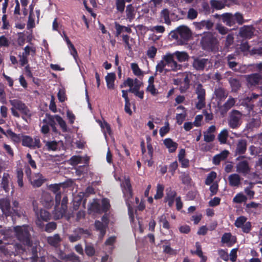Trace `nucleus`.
Returning a JSON list of instances; mask_svg holds the SVG:
<instances>
[{"instance_id": "obj_25", "label": "nucleus", "mask_w": 262, "mask_h": 262, "mask_svg": "<svg viewBox=\"0 0 262 262\" xmlns=\"http://www.w3.org/2000/svg\"><path fill=\"white\" fill-rule=\"evenodd\" d=\"M73 233H75L77 236H78L80 239H81L82 237L84 238H88L91 235V231L89 230L84 229L82 227H78L75 229L73 231Z\"/></svg>"}, {"instance_id": "obj_38", "label": "nucleus", "mask_w": 262, "mask_h": 262, "mask_svg": "<svg viewBox=\"0 0 262 262\" xmlns=\"http://www.w3.org/2000/svg\"><path fill=\"white\" fill-rule=\"evenodd\" d=\"M174 54L176 56L178 60L181 62L186 61L188 59V54L184 52L176 51L174 52Z\"/></svg>"}, {"instance_id": "obj_56", "label": "nucleus", "mask_w": 262, "mask_h": 262, "mask_svg": "<svg viewBox=\"0 0 262 262\" xmlns=\"http://www.w3.org/2000/svg\"><path fill=\"white\" fill-rule=\"evenodd\" d=\"M247 199V198L245 195L242 193H239L234 196L233 199V202L236 203H242L243 202H246Z\"/></svg>"}, {"instance_id": "obj_17", "label": "nucleus", "mask_w": 262, "mask_h": 262, "mask_svg": "<svg viewBox=\"0 0 262 262\" xmlns=\"http://www.w3.org/2000/svg\"><path fill=\"white\" fill-rule=\"evenodd\" d=\"M207 61V59L196 57L193 60L192 66L197 71H203Z\"/></svg>"}, {"instance_id": "obj_49", "label": "nucleus", "mask_w": 262, "mask_h": 262, "mask_svg": "<svg viewBox=\"0 0 262 262\" xmlns=\"http://www.w3.org/2000/svg\"><path fill=\"white\" fill-rule=\"evenodd\" d=\"M68 199L67 196H64L62 198L61 203V208H60V214L61 216L63 215V214L66 213L67 210L68 206Z\"/></svg>"}, {"instance_id": "obj_2", "label": "nucleus", "mask_w": 262, "mask_h": 262, "mask_svg": "<svg viewBox=\"0 0 262 262\" xmlns=\"http://www.w3.org/2000/svg\"><path fill=\"white\" fill-rule=\"evenodd\" d=\"M201 48L208 52H216L219 50V42L212 33L208 32L203 34L200 40Z\"/></svg>"}, {"instance_id": "obj_27", "label": "nucleus", "mask_w": 262, "mask_h": 262, "mask_svg": "<svg viewBox=\"0 0 262 262\" xmlns=\"http://www.w3.org/2000/svg\"><path fill=\"white\" fill-rule=\"evenodd\" d=\"M196 250L194 251H191V253L195 254L201 258L200 262H206L207 260V257L203 255V251L202 250V246L200 243L198 242L195 243Z\"/></svg>"}, {"instance_id": "obj_52", "label": "nucleus", "mask_w": 262, "mask_h": 262, "mask_svg": "<svg viewBox=\"0 0 262 262\" xmlns=\"http://www.w3.org/2000/svg\"><path fill=\"white\" fill-rule=\"evenodd\" d=\"M161 16L164 20L165 23L169 24L170 20L169 18V11L167 9H164L161 12Z\"/></svg>"}, {"instance_id": "obj_42", "label": "nucleus", "mask_w": 262, "mask_h": 262, "mask_svg": "<svg viewBox=\"0 0 262 262\" xmlns=\"http://www.w3.org/2000/svg\"><path fill=\"white\" fill-rule=\"evenodd\" d=\"M17 183L19 187L21 188L24 186L23 177L24 173L21 169H18L16 171Z\"/></svg>"}, {"instance_id": "obj_24", "label": "nucleus", "mask_w": 262, "mask_h": 262, "mask_svg": "<svg viewBox=\"0 0 262 262\" xmlns=\"http://www.w3.org/2000/svg\"><path fill=\"white\" fill-rule=\"evenodd\" d=\"M163 144L168 149L170 153L174 152L178 148V144L171 138H166L163 140Z\"/></svg>"}, {"instance_id": "obj_21", "label": "nucleus", "mask_w": 262, "mask_h": 262, "mask_svg": "<svg viewBox=\"0 0 262 262\" xmlns=\"http://www.w3.org/2000/svg\"><path fill=\"white\" fill-rule=\"evenodd\" d=\"M247 142L245 139L238 140L235 150L236 155H243L247 150Z\"/></svg>"}, {"instance_id": "obj_26", "label": "nucleus", "mask_w": 262, "mask_h": 262, "mask_svg": "<svg viewBox=\"0 0 262 262\" xmlns=\"http://www.w3.org/2000/svg\"><path fill=\"white\" fill-rule=\"evenodd\" d=\"M222 20L227 26L231 27L235 24V17L231 13H224L222 15Z\"/></svg>"}, {"instance_id": "obj_8", "label": "nucleus", "mask_w": 262, "mask_h": 262, "mask_svg": "<svg viewBox=\"0 0 262 262\" xmlns=\"http://www.w3.org/2000/svg\"><path fill=\"white\" fill-rule=\"evenodd\" d=\"M245 158V157L244 156H240L236 158V161H239L236 164V171L244 176H247L250 172L251 169L248 161L247 160H242Z\"/></svg>"}, {"instance_id": "obj_30", "label": "nucleus", "mask_w": 262, "mask_h": 262, "mask_svg": "<svg viewBox=\"0 0 262 262\" xmlns=\"http://www.w3.org/2000/svg\"><path fill=\"white\" fill-rule=\"evenodd\" d=\"M228 179L229 184L231 186H238L240 184L241 179L238 174L234 173L230 175Z\"/></svg>"}, {"instance_id": "obj_33", "label": "nucleus", "mask_w": 262, "mask_h": 262, "mask_svg": "<svg viewBox=\"0 0 262 262\" xmlns=\"http://www.w3.org/2000/svg\"><path fill=\"white\" fill-rule=\"evenodd\" d=\"M55 115H51L47 113L46 114V117L42 120L43 123L47 124L49 126H52L56 125L55 121H56V117Z\"/></svg>"}, {"instance_id": "obj_32", "label": "nucleus", "mask_w": 262, "mask_h": 262, "mask_svg": "<svg viewBox=\"0 0 262 262\" xmlns=\"http://www.w3.org/2000/svg\"><path fill=\"white\" fill-rule=\"evenodd\" d=\"M10 179V175L7 172H4L3 173L2 183L1 184V187L3 188L6 192H8L9 190V180Z\"/></svg>"}, {"instance_id": "obj_13", "label": "nucleus", "mask_w": 262, "mask_h": 262, "mask_svg": "<svg viewBox=\"0 0 262 262\" xmlns=\"http://www.w3.org/2000/svg\"><path fill=\"white\" fill-rule=\"evenodd\" d=\"M254 30L253 26L245 25L240 28L239 34L242 38L250 39L254 36Z\"/></svg>"}, {"instance_id": "obj_61", "label": "nucleus", "mask_w": 262, "mask_h": 262, "mask_svg": "<svg viewBox=\"0 0 262 262\" xmlns=\"http://www.w3.org/2000/svg\"><path fill=\"white\" fill-rule=\"evenodd\" d=\"M134 86V79L131 78H127L126 80H124V82L120 85V88H125L129 86V89L133 88Z\"/></svg>"}, {"instance_id": "obj_18", "label": "nucleus", "mask_w": 262, "mask_h": 262, "mask_svg": "<svg viewBox=\"0 0 262 262\" xmlns=\"http://www.w3.org/2000/svg\"><path fill=\"white\" fill-rule=\"evenodd\" d=\"M41 202L45 207L51 208L54 205L53 197L49 193H43L41 198Z\"/></svg>"}, {"instance_id": "obj_44", "label": "nucleus", "mask_w": 262, "mask_h": 262, "mask_svg": "<svg viewBox=\"0 0 262 262\" xmlns=\"http://www.w3.org/2000/svg\"><path fill=\"white\" fill-rule=\"evenodd\" d=\"M164 187L163 185L158 184L157 186L156 193L154 196V199L158 200L161 199L163 196V190Z\"/></svg>"}, {"instance_id": "obj_1", "label": "nucleus", "mask_w": 262, "mask_h": 262, "mask_svg": "<svg viewBox=\"0 0 262 262\" xmlns=\"http://www.w3.org/2000/svg\"><path fill=\"white\" fill-rule=\"evenodd\" d=\"M0 133L6 136L15 144H19L21 141L23 146L33 149L39 148L41 146L40 139L38 137H36L33 140L31 136L23 135L20 134H17L11 129L5 130L1 126H0Z\"/></svg>"}, {"instance_id": "obj_35", "label": "nucleus", "mask_w": 262, "mask_h": 262, "mask_svg": "<svg viewBox=\"0 0 262 262\" xmlns=\"http://www.w3.org/2000/svg\"><path fill=\"white\" fill-rule=\"evenodd\" d=\"M214 94L216 98L221 101L224 100L228 96V93L224 89L222 88L216 89L214 91Z\"/></svg>"}, {"instance_id": "obj_9", "label": "nucleus", "mask_w": 262, "mask_h": 262, "mask_svg": "<svg viewBox=\"0 0 262 262\" xmlns=\"http://www.w3.org/2000/svg\"><path fill=\"white\" fill-rule=\"evenodd\" d=\"M247 218L245 216H240L236 219L234 222V226L241 228L242 231L245 233H249L252 229V225L250 222H247Z\"/></svg>"}, {"instance_id": "obj_53", "label": "nucleus", "mask_w": 262, "mask_h": 262, "mask_svg": "<svg viewBox=\"0 0 262 262\" xmlns=\"http://www.w3.org/2000/svg\"><path fill=\"white\" fill-rule=\"evenodd\" d=\"M159 221L160 223H162V227L166 229H169L170 228V224L167 220L165 214H163L159 217Z\"/></svg>"}, {"instance_id": "obj_31", "label": "nucleus", "mask_w": 262, "mask_h": 262, "mask_svg": "<svg viewBox=\"0 0 262 262\" xmlns=\"http://www.w3.org/2000/svg\"><path fill=\"white\" fill-rule=\"evenodd\" d=\"M61 241V239L58 234H55L53 236H49L47 238L49 244L55 247H57Z\"/></svg>"}, {"instance_id": "obj_51", "label": "nucleus", "mask_w": 262, "mask_h": 262, "mask_svg": "<svg viewBox=\"0 0 262 262\" xmlns=\"http://www.w3.org/2000/svg\"><path fill=\"white\" fill-rule=\"evenodd\" d=\"M147 140V158H153L154 156V148L151 143V139L149 137L146 138Z\"/></svg>"}, {"instance_id": "obj_10", "label": "nucleus", "mask_w": 262, "mask_h": 262, "mask_svg": "<svg viewBox=\"0 0 262 262\" xmlns=\"http://www.w3.org/2000/svg\"><path fill=\"white\" fill-rule=\"evenodd\" d=\"M36 220L35 223L40 229H43L44 224L43 222H48L51 219L50 213L43 209H40L39 212L36 213Z\"/></svg>"}, {"instance_id": "obj_62", "label": "nucleus", "mask_w": 262, "mask_h": 262, "mask_svg": "<svg viewBox=\"0 0 262 262\" xmlns=\"http://www.w3.org/2000/svg\"><path fill=\"white\" fill-rule=\"evenodd\" d=\"M217 252L221 259L226 261H227L229 260V255L227 250L221 249L218 250Z\"/></svg>"}, {"instance_id": "obj_34", "label": "nucleus", "mask_w": 262, "mask_h": 262, "mask_svg": "<svg viewBox=\"0 0 262 262\" xmlns=\"http://www.w3.org/2000/svg\"><path fill=\"white\" fill-rule=\"evenodd\" d=\"M84 252L86 255L89 257H93L96 255V250L94 245L92 243H86Z\"/></svg>"}, {"instance_id": "obj_16", "label": "nucleus", "mask_w": 262, "mask_h": 262, "mask_svg": "<svg viewBox=\"0 0 262 262\" xmlns=\"http://www.w3.org/2000/svg\"><path fill=\"white\" fill-rule=\"evenodd\" d=\"M221 242L222 244H226L228 247H230L237 242V238L230 232L225 233L222 236Z\"/></svg>"}, {"instance_id": "obj_58", "label": "nucleus", "mask_w": 262, "mask_h": 262, "mask_svg": "<svg viewBox=\"0 0 262 262\" xmlns=\"http://www.w3.org/2000/svg\"><path fill=\"white\" fill-rule=\"evenodd\" d=\"M10 41L5 35L0 36V48H8L10 46Z\"/></svg>"}, {"instance_id": "obj_48", "label": "nucleus", "mask_w": 262, "mask_h": 262, "mask_svg": "<svg viewBox=\"0 0 262 262\" xmlns=\"http://www.w3.org/2000/svg\"><path fill=\"white\" fill-rule=\"evenodd\" d=\"M166 65V63H165L164 60H160L156 67V72H159L160 73H162L164 71H165V73H167L169 70L165 69V67Z\"/></svg>"}, {"instance_id": "obj_7", "label": "nucleus", "mask_w": 262, "mask_h": 262, "mask_svg": "<svg viewBox=\"0 0 262 262\" xmlns=\"http://www.w3.org/2000/svg\"><path fill=\"white\" fill-rule=\"evenodd\" d=\"M242 114L239 111L233 110L230 112L228 119L229 126L232 129L238 128L242 124Z\"/></svg>"}, {"instance_id": "obj_14", "label": "nucleus", "mask_w": 262, "mask_h": 262, "mask_svg": "<svg viewBox=\"0 0 262 262\" xmlns=\"http://www.w3.org/2000/svg\"><path fill=\"white\" fill-rule=\"evenodd\" d=\"M177 192L172 190L171 188L169 187L166 189V195L164 198V202H167L168 206L171 207L174 203V200L177 198Z\"/></svg>"}, {"instance_id": "obj_60", "label": "nucleus", "mask_w": 262, "mask_h": 262, "mask_svg": "<svg viewBox=\"0 0 262 262\" xmlns=\"http://www.w3.org/2000/svg\"><path fill=\"white\" fill-rule=\"evenodd\" d=\"M48 150L55 151L57 149L58 143L56 141H48L46 144Z\"/></svg>"}, {"instance_id": "obj_22", "label": "nucleus", "mask_w": 262, "mask_h": 262, "mask_svg": "<svg viewBox=\"0 0 262 262\" xmlns=\"http://www.w3.org/2000/svg\"><path fill=\"white\" fill-rule=\"evenodd\" d=\"M214 26L213 22L209 19L203 20L200 22L196 23L195 26L199 30L205 29L206 30H210Z\"/></svg>"}, {"instance_id": "obj_41", "label": "nucleus", "mask_w": 262, "mask_h": 262, "mask_svg": "<svg viewBox=\"0 0 262 262\" xmlns=\"http://www.w3.org/2000/svg\"><path fill=\"white\" fill-rule=\"evenodd\" d=\"M125 0H115V5L118 12L123 13L125 7Z\"/></svg>"}, {"instance_id": "obj_37", "label": "nucleus", "mask_w": 262, "mask_h": 262, "mask_svg": "<svg viewBox=\"0 0 262 262\" xmlns=\"http://www.w3.org/2000/svg\"><path fill=\"white\" fill-rule=\"evenodd\" d=\"M135 9L132 4L128 5L126 8V18L132 21L135 17Z\"/></svg>"}, {"instance_id": "obj_12", "label": "nucleus", "mask_w": 262, "mask_h": 262, "mask_svg": "<svg viewBox=\"0 0 262 262\" xmlns=\"http://www.w3.org/2000/svg\"><path fill=\"white\" fill-rule=\"evenodd\" d=\"M248 86H257L262 84V75L259 73H253L246 76Z\"/></svg>"}, {"instance_id": "obj_55", "label": "nucleus", "mask_w": 262, "mask_h": 262, "mask_svg": "<svg viewBox=\"0 0 262 262\" xmlns=\"http://www.w3.org/2000/svg\"><path fill=\"white\" fill-rule=\"evenodd\" d=\"M157 52V49L155 46H152L148 49L146 52V55L149 58L154 59L156 55Z\"/></svg>"}, {"instance_id": "obj_11", "label": "nucleus", "mask_w": 262, "mask_h": 262, "mask_svg": "<svg viewBox=\"0 0 262 262\" xmlns=\"http://www.w3.org/2000/svg\"><path fill=\"white\" fill-rule=\"evenodd\" d=\"M195 93L197 95V99H198V102L196 104V107L199 110L202 109L205 106L206 91L203 88L202 84L199 83L198 84L195 90Z\"/></svg>"}, {"instance_id": "obj_57", "label": "nucleus", "mask_w": 262, "mask_h": 262, "mask_svg": "<svg viewBox=\"0 0 262 262\" xmlns=\"http://www.w3.org/2000/svg\"><path fill=\"white\" fill-rule=\"evenodd\" d=\"M110 207L109 200L107 198H103L102 200V208L101 210L102 212H106L110 210Z\"/></svg>"}, {"instance_id": "obj_39", "label": "nucleus", "mask_w": 262, "mask_h": 262, "mask_svg": "<svg viewBox=\"0 0 262 262\" xmlns=\"http://www.w3.org/2000/svg\"><path fill=\"white\" fill-rule=\"evenodd\" d=\"M60 258L62 259H67L72 262H80L79 257L74 253L65 255L64 256H61Z\"/></svg>"}, {"instance_id": "obj_43", "label": "nucleus", "mask_w": 262, "mask_h": 262, "mask_svg": "<svg viewBox=\"0 0 262 262\" xmlns=\"http://www.w3.org/2000/svg\"><path fill=\"white\" fill-rule=\"evenodd\" d=\"M216 178V173L212 171L209 173L208 174L207 178L205 181V184L206 185H210L212 183H213V181Z\"/></svg>"}, {"instance_id": "obj_46", "label": "nucleus", "mask_w": 262, "mask_h": 262, "mask_svg": "<svg viewBox=\"0 0 262 262\" xmlns=\"http://www.w3.org/2000/svg\"><path fill=\"white\" fill-rule=\"evenodd\" d=\"M89 210L95 213H100L101 212V207L99 203L97 202H93L91 204Z\"/></svg>"}, {"instance_id": "obj_15", "label": "nucleus", "mask_w": 262, "mask_h": 262, "mask_svg": "<svg viewBox=\"0 0 262 262\" xmlns=\"http://www.w3.org/2000/svg\"><path fill=\"white\" fill-rule=\"evenodd\" d=\"M0 208L6 216H12V209L10 201L7 199H0Z\"/></svg>"}, {"instance_id": "obj_36", "label": "nucleus", "mask_w": 262, "mask_h": 262, "mask_svg": "<svg viewBox=\"0 0 262 262\" xmlns=\"http://www.w3.org/2000/svg\"><path fill=\"white\" fill-rule=\"evenodd\" d=\"M260 121L258 119H250L246 124V128L248 129L252 130L254 128L258 127L260 126Z\"/></svg>"}, {"instance_id": "obj_59", "label": "nucleus", "mask_w": 262, "mask_h": 262, "mask_svg": "<svg viewBox=\"0 0 262 262\" xmlns=\"http://www.w3.org/2000/svg\"><path fill=\"white\" fill-rule=\"evenodd\" d=\"M229 82L233 90H237L241 87L239 81L236 78H230Z\"/></svg>"}, {"instance_id": "obj_54", "label": "nucleus", "mask_w": 262, "mask_h": 262, "mask_svg": "<svg viewBox=\"0 0 262 262\" xmlns=\"http://www.w3.org/2000/svg\"><path fill=\"white\" fill-rule=\"evenodd\" d=\"M129 92L134 94V95L139 97L141 99H143L144 98V91H140V89H138V88H133L129 89Z\"/></svg>"}, {"instance_id": "obj_19", "label": "nucleus", "mask_w": 262, "mask_h": 262, "mask_svg": "<svg viewBox=\"0 0 262 262\" xmlns=\"http://www.w3.org/2000/svg\"><path fill=\"white\" fill-rule=\"evenodd\" d=\"M235 100L233 97H230L227 101L220 107V110L222 115H224L232 107L235 103Z\"/></svg>"}, {"instance_id": "obj_45", "label": "nucleus", "mask_w": 262, "mask_h": 262, "mask_svg": "<svg viewBox=\"0 0 262 262\" xmlns=\"http://www.w3.org/2000/svg\"><path fill=\"white\" fill-rule=\"evenodd\" d=\"M131 69L134 74L137 76H140L143 75V72L139 68L138 64L136 63H132L130 64Z\"/></svg>"}, {"instance_id": "obj_20", "label": "nucleus", "mask_w": 262, "mask_h": 262, "mask_svg": "<svg viewBox=\"0 0 262 262\" xmlns=\"http://www.w3.org/2000/svg\"><path fill=\"white\" fill-rule=\"evenodd\" d=\"M229 152L227 150H224L221 152L219 154L215 155L212 159V162L215 165L220 164L222 161H224L227 159Z\"/></svg>"}, {"instance_id": "obj_3", "label": "nucleus", "mask_w": 262, "mask_h": 262, "mask_svg": "<svg viewBox=\"0 0 262 262\" xmlns=\"http://www.w3.org/2000/svg\"><path fill=\"white\" fill-rule=\"evenodd\" d=\"M10 104L12 105L10 108L12 115L16 118L20 117L19 111L21 114V118L25 121L27 120L26 117H30L31 113L29 108L26 104L21 100L17 99H11L9 101Z\"/></svg>"}, {"instance_id": "obj_40", "label": "nucleus", "mask_w": 262, "mask_h": 262, "mask_svg": "<svg viewBox=\"0 0 262 262\" xmlns=\"http://www.w3.org/2000/svg\"><path fill=\"white\" fill-rule=\"evenodd\" d=\"M228 132L226 129L222 130L218 135V140L221 144H225L227 142Z\"/></svg>"}, {"instance_id": "obj_5", "label": "nucleus", "mask_w": 262, "mask_h": 262, "mask_svg": "<svg viewBox=\"0 0 262 262\" xmlns=\"http://www.w3.org/2000/svg\"><path fill=\"white\" fill-rule=\"evenodd\" d=\"M191 36V32L190 29L185 26H181L177 28V29L171 34L173 38L179 39L180 44L186 43Z\"/></svg>"}, {"instance_id": "obj_64", "label": "nucleus", "mask_w": 262, "mask_h": 262, "mask_svg": "<svg viewBox=\"0 0 262 262\" xmlns=\"http://www.w3.org/2000/svg\"><path fill=\"white\" fill-rule=\"evenodd\" d=\"M174 54H172L170 53L166 54L165 55L163 56L162 59L166 63L167 65H169L171 64V62L174 60L173 55Z\"/></svg>"}, {"instance_id": "obj_23", "label": "nucleus", "mask_w": 262, "mask_h": 262, "mask_svg": "<svg viewBox=\"0 0 262 262\" xmlns=\"http://www.w3.org/2000/svg\"><path fill=\"white\" fill-rule=\"evenodd\" d=\"M94 225L96 230L100 232L99 237L103 238L106 233L108 225L104 224L102 222L98 220L95 221Z\"/></svg>"}, {"instance_id": "obj_4", "label": "nucleus", "mask_w": 262, "mask_h": 262, "mask_svg": "<svg viewBox=\"0 0 262 262\" xmlns=\"http://www.w3.org/2000/svg\"><path fill=\"white\" fill-rule=\"evenodd\" d=\"M122 187L123 197L124 198L125 203L128 208V213L132 220H134V210L131 205L133 193L132 187L129 178L125 179L124 182L121 184Z\"/></svg>"}, {"instance_id": "obj_63", "label": "nucleus", "mask_w": 262, "mask_h": 262, "mask_svg": "<svg viewBox=\"0 0 262 262\" xmlns=\"http://www.w3.org/2000/svg\"><path fill=\"white\" fill-rule=\"evenodd\" d=\"M210 4L212 7L217 10H220L224 8L223 3L216 0H211Z\"/></svg>"}, {"instance_id": "obj_29", "label": "nucleus", "mask_w": 262, "mask_h": 262, "mask_svg": "<svg viewBox=\"0 0 262 262\" xmlns=\"http://www.w3.org/2000/svg\"><path fill=\"white\" fill-rule=\"evenodd\" d=\"M236 58V56L234 54H229L226 57L228 67L233 70H236L235 67L238 64Z\"/></svg>"}, {"instance_id": "obj_47", "label": "nucleus", "mask_w": 262, "mask_h": 262, "mask_svg": "<svg viewBox=\"0 0 262 262\" xmlns=\"http://www.w3.org/2000/svg\"><path fill=\"white\" fill-rule=\"evenodd\" d=\"M56 228V223L54 222H51L47 224L45 226H44V227L42 229L47 232L50 233L55 230Z\"/></svg>"}, {"instance_id": "obj_6", "label": "nucleus", "mask_w": 262, "mask_h": 262, "mask_svg": "<svg viewBox=\"0 0 262 262\" xmlns=\"http://www.w3.org/2000/svg\"><path fill=\"white\" fill-rule=\"evenodd\" d=\"M16 236L18 241L26 246H31V235L26 227L17 226L14 228Z\"/></svg>"}, {"instance_id": "obj_50", "label": "nucleus", "mask_w": 262, "mask_h": 262, "mask_svg": "<svg viewBox=\"0 0 262 262\" xmlns=\"http://www.w3.org/2000/svg\"><path fill=\"white\" fill-rule=\"evenodd\" d=\"M56 121L58 122L59 125L61 128L63 132L67 131V126L65 121L59 115H56Z\"/></svg>"}, {"instance_id": "obj_28", "label": "nucleus", "mask_w": 262, "mask_h": 262, "mask_svg": "<svg viewBox=\"0 0 262 262\" xmlns=\"http://www.w3.org/2000/svg\"><path fill=\"white\" fill-rule=\"evenodd\" d=\"M116 79V74L114 73H108L105 76L107 87L108 89H114V82Z\"/></svg>"}]
</instances>
